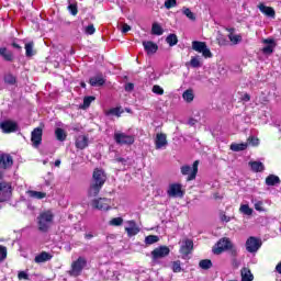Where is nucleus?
I'll use <instances>...</instances> for the list:
<instances>
[{
    "instance_id": "nucleus-1",
    "label": "nucleus",
    "mask_w": 281,
    "mask_h": 281,
    "mask_svg": "<svg viewBox=\"0 0 281 281\" xmlns=\"http://www.w3.org/2000/svg\"><path fill=\"white\" fill-rule=\"evenodd\" d=\"M104 183H106V173H104V170L95 168L92 173L88 196H98L100 190L104 187Z\"/></svg>"
},
{
    "instance_id": "nucleus-2",
    "label": "nucleus",
    "mask_w": 281,
    "mask_h": 281,
    "mask_svg": "<svg viewBox=\"0 0 281 281\" xmlns=\"http://www.w3.org/2000/svg\"><path fill=\"white\" fill-rule=\"evenodd\" d=\"M37 221L40 232L47 233L49 232V223L54 221V213L52 211L43 212L37 217Z\"/></svg>"
},
{
    "instance_id": "nucleus-3",
    "label": "nucleus",
    "mask_w": 281,
    "mask_h": 281,
    "mask_svg": "<svg viewBox=\"0 0 281 281\" xmlns=\"http://www.w3.org/2000/svg\"><path fill=\"white\" fill-rule=\"evenodd\" d=\"M12 182L1 181L0 182V203H8L12 199Z\"/></svg>"
},
{
    "instance_id": "nucleus-4",
    "label": "nucleus",
    "mask_w": 281,
    "mask_h": 281,
    "mask_svg": "<svg viewBox=\"0 0 281 281\" xmlns=\"http://www.w3.org/2000/svg\"><path fill=\"white\" fill-rule=\"evenodd\" d=\"M181 175H183L187 178V181H194L196 179V175L199 173V160H195L190 167V165H183L180 168Z\"/></svg>"
},
{
    "instance_id": "nucleus-5",
    "label": "nucleus",
    "mask_w": 281,
    "mask_h": 281,
    "mask_svg": "<svg viewBox=\"0 0 281 281\" xmlns=\"http://www.w3.org/2000/svg\"><path fill=\"white\" fill-rule=\"evenodd\" d=\"M87 267V259L79 257L77 260L72 261L71 268L68 271L69 276L72 278H78L82 273V270Z\"/></svg>"
},
{
    "instance_id": "nucleus-6",
    "label": "nucleus",
    "mask_w": 281,
    "mask_h": 281,
    "mask_svg": "<svg viewBox=\"0 0 281 281\" xmlns=\"http://www.w3.org/2000/svg\"><path fill=\"white\" fill-rule=\"evenodd\" d=\"M114 142L120 146H133L135 144V136L125 133H114Z\"/></svg>"
},
{
    "instance_id": "nucleus-7",
    "label": "nucleus",
    "mask_w": 281,
    "mask_h": 281,
    "mask_svg": "<svg viewBox=\"0 0 281 281\" xmlns=\"http://www.w3.org/2000/svg\"><path fill=\"white\" fill-rule=\"evenodd\" d=\"M167 194L172 199H183V196H186V191L183 190V186H181V183H171L169 184Z\"/></svg>"
},
{
    "instance_id": "nucleus-8",
    "label": "nucleus",
    "mask_w": 281,
    "mask_h": 281,
    "mask_svg": "<svg viewBox=\"0 0 281 281\" xmlns=\"http://www.w3.org/2000/svg\"><path fill=\"white\" fill-rule=\"evenodd\" d=\"M193 52H198V54H202L204 58H212V50L207 48V44L205 42L193 41L192 42Z\"/></svg>"
},
{
    "instance_id": "nucleus-9",
    "label": "nucleus",
    "mask_w": 281,
    "mask_h": 281,
    "mask_svg": "<svg viewBox=\"0 0 281 281\" xmlns=\"http://www.w3.org/2000/svg\"><path fill=\"white\" fill-rule=\"evenodd\" d=\"M229 247H232V240L227 237H223L214 245L213 254H215V256H221V254H223V251H227Z\"/></svg>"
},
{
    "instance_id": "nucleus-10",
    "label": "nucleus",
    "mask_w": 281,
    "mask_h": 281,
    "mask_svg": "<svg viewBox=\"0 0 281 281\" xmlns=\"http://www.w3.org/2000/svg\"><path fill=\"white\" fill-rule=\"evenodd\" d=\"M0 128L2 133H5L7 135L10 133H16L19 131V123L12 120L2 121L0 123Z\"/></svg>"
},
{
    "instance_id": "nucleus-11",
    "label": "nucleus",
    "mask_w": 281,
    "mask_h": 281,
    "mask_svg": "<svg viewBox=\"0 0 281 281\" xmlns=\"http://www.w3.org/2000/svg\"><path fill=\"white\" fill-rule=\"evenodd\" d=\"M91 205L94 210L109 211L111 210V199H108V198L94 199L92 200Z\"/></svg>"
},
{
    "instance_id": "nucleus-12",
    "label": "nucleus",
    "mask_w": 281,
    "mask_h": 281,
    "mask_svg": "<svg viewBox=\"0 0 281 281\" xmlns=\"http://www.w3.org/2000/svg\"><path fill=\"white\" fill-rule=\"evenodd\" d=\"M260 247H262V241H260V239H258L257 237L250 236L246 240V250L248 251V254H256V251H258Z\"/></svg>"
},
{
    "instance_id": "nucleus-13",
    "label": "nucleus",
    "mask_w": 281,
    "mask_h": 281,
    "mask_svg": "<svg viewBox=\"0 0 281 281\" xmlns=\"http://www.w3.org/2000/svg\"><path fill=\"white\" fill-rule=\"evenodd\" d=\"M170 256V248L168 246H159L151 251V260H161Z\"/></svg>"
},
{
    "instance_id": "nucleus-14",
    "label": "nucleus",
    "mask_w": 281,
    "mask_h": 281,
    "mask_svg": "<svg viewBox=\"0 0 281 281\" xmlns=\"http://www.w3.org/2000/svg\"><path fill=\"white\" fill-rule=\"evenodd\" d=\"M14 166V159L10 154H0V169L8 170Z\"/></svg>"
},
{
    "instance_id": "nucleus-15",
    "label": "nucleus",
    "mask_w": 281,
    "mask_h": 281,
    "mask_svg": "<svg viewBox=\"0 0 281 281\" xmlns=\"http://www.w3.org/2000/svg\"><path fill=\"white\" fill-rule=\"evenodd\" d=\"M31 142L33 146H41L43 142V127H35L31 133Z\"/></svg>"
},
{
    "instance_id": "nucleus-16",
    "label": "nucleus",
    "mask_w": 281,
    "mask_h": 281,
    "mask_svg": "<svg viewBox=\"0 0 281 281\" xmlns=\"http://www.w3.org/2000/svg\"><path fill=\"white\" fill-rule=\"evenodd\" d=\"M193 250H194V241L188 238L184 239L180 247V254L182 256H190V254H192Z\"/></svg>"
},
{
    "instance_id": "nucleus-17",
    "label": "nucleus",
    "mask_w": 281,
    "mask_h": 281,
    "mask_svg": "<svg viewBox=\"0 0 281 281\" xmlns=\"http://www.w3.org/2000/svg\"><path fill=\"white\" fill-rule=\"evenodd\" d=\"M262 43L266 45L261 52L262 54H266V55H271V53L273 52V49H276V40L273 38H266L262 41Z\"/></svg>"
},
{
    "instance_id": "nucleus-18",
    "label": "nucleus",
    "mask_w": 281,
    "mask_h": 281,
    "mask_svg": "<svg viewBox=\"0 0 281 281\" xmlns=\"http://www.w3.org/2000/svg\"><path fill=\"white\" fill-rule=\"evenodd\" d=\"M143 47H144L145 52L148 54V56H150L153 54H157V52L159 49V46L153 41H144Z\"/></svg>"
},
{
    "instance_id": "nucleus-19",
    "label": "nucleus",
    "mask_w": 281,
    "mask_h": 281,
    "mask_svg": "<svg viewBox=\"0 0 281 281\" xmlns=\"http://www.w3.org/2000/svg\"><path fill=\"white\" fill-rule=\"evenodd\" d=\"M130 227H125V232L127 233V236L130 238H132V236H137V234H139V226L137 225V223H135V221H128L127 222Z\"/></svg>"
},
{
    "instance_id": "nucleus-20",
    "label": "nucleus",
    "mask_w": 281,
    "mask_h": 281,
    "mask_svg": "<svg viewBox=\"0 0 281 281\" xmlns=\"http://www.w3.org/2000/svg\"><path fill=\"white\" fill-rule=\"evenodd\" d=\"M0 56L5 63H14V53L9 50L8 47H0Z\"/></svg>"
},
{
    "instance_id": "nucleus-21",
    "label": "nucleus",
    "mask_w": 281,
    "mask_h": 281,
    "mask_svg": "<svg viewBox=\"0 0 281 281\" xmlns=\"http://www.w3.org/2000/svg\"><path fill=\"white\" fill-rule=\"evenodd\" d=\"M155 146H156V150L164 148V146H168V138L166 134L160 133L156 135Z\"/></svg>"
},
{
    "instance_id": "nucleus-22",
    "label": "nucleus",
    "mask_w": 281,
    "mask_h": 281,
    "mask_svg": "<svg viewBox=\"0 0 281 281\" xmlns=\"http://www.w3.org/2000/svg\"><path fill=\"white\" fill-rule=\"evenodd\" d=\"M75 146L79 150H85V148H87V146H89V138L85 135L78 136L75 142Z\"/></svg>"
},
{
    "instance_id": "nucleus-23",
    "label": "nucleus",
    "mask_w": 281,
    "mask_h": 281,
    "mask_svg": "<svg viewBox=\"0 0 281 281\" xmlns=\"http://www.w3.org/2000/svg\"><path fill=\"white\" fill-rule=\"evenodd\" d=\"M105 83H106V80L104 79V77H102V75L91 77L89 79V85L91 87H104Z\"/></svg>"
},
{
    "instance_id": "nucleus-24",
    "label": "nucleus",
    "mask_w": 281,
    "mask_h": 281,
    "mask_svg": "<svg viewBox=\"0 0 281 281\" xmlns=\"http://www.w3.org/2000/svg\"><path fill=\"white\" fill-rule=\"evenodd\" d=\"M54 258V255L47 252V251H42L40 255L35 256V262L37 265H41V262H47Z\"/></svg>"
},
{
    "instance_id": "nucleus-25",
    "label": "nucleus",
    "mask_w": 281,
    "mask_h": 281,
    "mask_svg": "<svg viewBox=\"0 0 281 281\" xmlns=\"http://www.w3.org/2000/svg\"><path fill=\"white\" fill-rule=\"evenodd\" d=\"M258 9L266 16H271L272 19H276V10L273 8L267 7L263 3H259Z\"/></svg>"
},
{
    "instance_id": "nucleus-26",
    "label": "nucleus",
    "mask_w": 281,
    "mask_h": 281,
    "mask_svg": "<svg viewBox=\"0 0 281 281\" xmlns=\"http://www.w3.org/2000/svg\"><path fill=\"white\" fill-rule=\"evenodd\" d=\"M248 165L252 172H265V164L261 161H249Z\"/></svg>"
},
{
    "instance_id": "nucleus-27",
    "label": "nucleus",
    "mask_w": 281,
    "mask_h": 281,
    "mask_svg": "<svg viewBox=\"0 0 281 281\" xmlns=\"http://www.w3.org/2000/svg\"><path fill=\"white\" fill-rule=\"evenodd\" d=\"M231 150H233V153H240L243 150H247V148H249V144L248 143H233L231 144Z\"/></svg>"
},
{
    "instance_id": "nucleus-28",
    "label": "nucleus",
    "mask_w": 281,
    "mask_h": 281,
    "mask_svg": "<svg viewBox=\"0 0 281 281\" xmlns=\"http://www.w3.org/2000/svg\"><path fill=\"white\" fill-rule=\"evenodd\" d=\"M27 194L31 199H37L38 201L45 199L47 196L46 192L43 191H34V190H29Z\"/></svg>"
},
{
    "instance_id": "nucleus-29",
    "label": "nucleus",
    "mask_w": 281,
    "mask_h": 281,
    "mask_svg": "<svg viewBox=\"0 0 281 281\" xmlns=\"http://www.w3.org/2000/svg\"><path fill=\"white\" fill-rule=\"evenodd\" d=\"M280 183H281L280 177H278L276 175H269L266 178V186L273 187V186H278Z\"/></svg>"
},
{
    "instance_id": "nucleus-30",
    "label": "nucleus",
    "mask_w": 281,
    "mask_h": 281,
    "mask_svg": "<svg viewBox=\"0 0 281 281\" xmlns=\"http://www.w3.org/2000/svg\"><path fill=\"white\" fill-rule=\"evenodd\" d=\"M26 58H32V56L36 55V50H34V42H29L24 46Z\"/></svg>"
},
{
    "instance_id": "nucleus-31",
    "label": "nucleus",
    "mask_w": 281,
    "mask_h": 281,
    "mask_svg": "<svg viewBox=\"0 0 281 281\" xmlns=\"http://www.w3.org/2000/svg\"><path fill=\"white\" fill-rule=\"evenodd\" d=\"M55 136L57 142H65L67 139V132L60 127H57L55 130Z\"/></svg>"
},
{
    "instance_id": "nucleus-32",
    "label": "nucleus",
    "mask_w": 281,
    "mask_h": 281,
    "mask_svg": "<svg viewBox=\"0 0 281 281\" xmlns=\"http://www.w3.org/2000/svg\"><path fill=\"white\" fill-rule=\"evenodd\" d=\"M241 281H254V274L249 268L241 269Z\"/></svg>"
},
{
    "instance_id": "nucleus-33",
    "label": "nucleus",
    "mask_w": 281,
    "mask_h": 281,
    "mask_svg": "<svg viewBox=\"0 0 281 281\" xmlns=\"http://www.w3.org/2000/svg\"><path fill=\"white\" fill-rule=\"evenodd\" d=\"M182 98L184 101H187L189 104L190 102H194V90L192 89H187L183 93H182Z\"/></svg>"
},
{
    "instance_id": "nucleus-34",
    "label": "nucleus",
    "mask_w": 281,
    "mask_h": 281,
    "mask_svg": "<svg viewBox=\"0 0 281 281\" xmlns=\"http://www.w3.org/2000/svg\"><path fill=\"white\" fill-rule=\"evenodd\" d=\"M166 43L169 45V47H175V45L179 43V37H177V34L171 33L166 37Z\"/></svg>"
},
{
    "instance_id": "nucleus-35",
    "label": "nucleus",
    "mask_w": 281,
    "mask_h": 281,
    "mask_svg": "<svg viewBox=\"0 0 281 281\" xmlns=\"http://www.w3.org/2000/svg\"><path fill=\"white\" fill-rule=\"evenodd\" d=\"M151 34L154 36H161L164 34V27L159 25V23L155 22L151 25Z\"/></svg>"
},
{
    "instance_id": "nucleus-36",
    "label": "nucleus",
    "mask_w": 281,
    "mask_h": 281,
    "mask_svg": "<svg viewBox=\"0 0 281 281\" xmlns=\"http://www.w3.org/2000/svg\"><path fill=\"white\" fill-rule=\"evenodd\" d=\"M3 80L5 85H10V86L16 85V77L12 75V72L4 75Z\"/></svg>"
},
{
    "instance_id": "nucleus-37",
    "label": "nucleus",
    "mask_w": 281,
    "mask_h": 281,
    "mask_svg": "<svg viewBox=\"0 0 281 281\" xmlns=\"http://www.w3.org/2000/svg\"><path fill=\"white\" fill-rule=\"evenodd\" d=\"M246 144H248V146L258 147V146H260V138H258L256 136H249L247 138Z\"/></svg>"
},
{
    "instance_id": "nucleus-38",
    "label": "nucleus",
    "mask_w": 281,
    "mask_h": 281,
    "mask_svg": "<svg viewBox=\"0 0 281 281\" xmlns=\"http://www.w3.org/2000/svg\"><path fill=\"white\" fill-rule=\"evenodd\" d=\"M122 113H124L122 108H112L105 113V115H115L116 117H121Z\"/></svg>"
},
{
    "instance_id": "nucleus-39",
    "label": "nucleus",
    "mask_w": 281,
    "mask_h": 281,
    "mask_svg": "<svg viewBox=\"0 0 281 281\" xmlns=\"http://www.w3.org/2000/svg\"><path fill=\"white\" fill-rule=\"evenodd\" d=\"M155 243H159V236L148 235L145 237V245H155Z\"/></svg>"
},
{
    "instance_id": "nucleus-40",
    "label": "nucleus",
    "mask_w": 281,
    "mask_h": 281,
    "mask_svg": "<svg viewBox=\"0 0 281 281\" xmlns=\"http://www.w3.org/2000/svg\"><path fill=\"white\" fill-rule=\"evenodd\" d=\"M199 267L201 269H204L205 271H207V269H212V260H210V259H202L199 262Z\"/></svg>"
},
{
    "instance_id": "nucleus-41",
    "label": "nucleus",
    "mask_w": 281,
    "mask_h": 281,
    "mask_svg": "<svg viewBox=\"0 0 281 281\" xmlns=\"http://www.w3.org/2000/svg\"><path fill=\"white\" fill-rule=\"evenodd\" d=\"M91 102H95V97L93 95L85 97L82 109H89L91 106Z\"/></svg>"
},
{
    "instance_id": "nucleus-42",
    "label": "nucleus",
    "mask_w": 281,
    "mask_h": 281,
    "mask_svg": "<svg viewBox=\"0 0 281 281\" xmlns=\"http://www.w3.org/2000/svg\"><path fill=\"white\" fill-rule=\"evenodd\" d=\"M239 211L246 216H251V214H254V209L249 207L248 204L240 205Z\"/></svg>"
},
{
    "instance_id": "nucleus-43",
    "label": "nucleus",
    "mask_w": 281,
    "mask_h": 281,
    "mask_svg": "<svg viewBox=\"0 0 281 281\" xmlns=\"http://www.w3.org/2000/svg\"><path fill=\"white\" fill-rule=\"evenodd\" d=\"M227 251H229V256L233 258V262H236V258L238 257V249L234 247V244H231Z\"/></svg>"
},
{
    "instance_id": "nucleus-44",
    "label": "nucleus",
    "mask_w": 281,
    "mask_h": 281,
    "mask_svg": "<svg viewBox=\"0 0 281 281\" xmlns=\"http://www.w3.org/2000/svg\"><path fill=\"white\" fill-rule=\"evenodd\" d=\"M124 223V218L122 217H114L110 221V225H112V227H120V225H122Z\"/></svg>"
},
{
    "instance_id": "nucleus-45",
    "label": "nucleus",
    "mask_w": 281,
    "mask_h": 281,
    "mask_svg": "<svg viewBox=\"0 0 281 281\" xmlns=\"http://www.w3.org/2000/svg\"><path fill=\"white\" fill-rule=\"evenodd\" d=\"M8 258V248L5 246H0V262H3Z\"/></svg>"
},
{
    "instance_id": "nucleus-46",
    "label": "nucleus",
    "mask_w": 281,
    "mask_h": 281,
    "mask_svg": "<svg viewBox=\"0 0 281 281\" xmlns=\"http://www.w3.org/2000/svg\"><path fill=\"white\" fill-rule=\"evenodd\" d=\"M67 10L70 12L72 16H76L78 14V4L76 3H70L67 8Z\"/></svg>"
},
{
    "instance_id": "nucleus-47",
    "label": "nucleus",
    "mask_w": 281,
    "mask_h": 281,
    "mask_svg": "<svg viewBox=\"0 0 281 281\" xmlns=\"http://www.w3.org/2000/svg\"><path fill=\"white\" fill-rule=\"evenodd\" d=\"M190 65L194 69H198L199 67H201V60L199 59V57H191Z\"/></svg>"
},
{
    "instance_id": "nucleus-48",
    "label": "nucleus",
    "mask_w": 281,
    "mask_h": 281,
    "mask_svg": "<svg viewBox=\"0 0 281 281\" xmlns=\"http://www.w3.org/2000/svg\"><path fill=\"white\" fill-rule=\"evenodd\" d=\"M183 14L187 15V19H190V21H196V16H195L194 13H193L190 9H188V8H186V9L183 10Z\"/></svg>"
},
{
    "instance_id": "nucleus-49",
    "label": "nucleus",
    "mask_w": 281,
    "mask_h": 281,
    "mask_svg": "<svg viewBox=\"0 0 281 281\" xmlns=\"http://www.w3.org/2000/svg\"><path fill=\"white\" fill-rule=\"evenodd\" d=\"M228 38L232 43H234V45H238V43H240V41H243V37L240 35H233L229 34Z\"/></svg>"
},
{
    "instance_id": "nucleus-50",
    "label": "nucleus",
    "mask_w": 281,
    "mask_h": 281,
    "mask_svg": "<svg viewBox=\"0 0 281 281\" xmlns=\"http://www.w3.org/2000/svg\"><path fill=\"white\" fill-rule=\"evenodd\" d=\"M173 273H181V261L177 260L172 263Z\"/></svg>"
},
{
    "instance_id": "nucleus-51",
    "label": "nucleus",
    "mask_w": 281,
    "mask_h": 281,
    "mask_svg": "<svg viewBox=\"0 0 281 281\" xmlns=\"http://www.w3.org/2000/svg\"><path fill=\"white\" fill-rule=\"evenodd\" d=\"M153 93H156V95H164V88L159 85H155L151 89Z\"/></svg>"
},
{
    "instance_id": "nucleus-52",
    "label": "nucleus",
    "mask_w": 281,
    "mask_h": 281,
    "mask_svg": "<svg viewBox=\"0 0 281 281\" xmlns=\"http://www.w3.org/2000/svg\"><path fill=\"white\" fill-rule=\"evenodd\" d=\"M177 7V0H166L165 1V8L167 10H171V8H176Z\"/></svg>"
},
{
    "instance_id": "nucleus-53",
    "label": "nucleus",
    "mask_w": 281,
    "mask_h": 281,
    "mask_svg": "<svg viewBox=\"0 0 281 281\" xmlns=\"http://www.w3.org/2000/svg\"><path fill=\"white\" fill-rule=\"evenodd\" d=\"M18 279L19 280H30V274H27V272H25V271H20L18 273Z\"/></svg>"
},
{
    "instance_id": "nucleus-54",
    "label": "nucleus",
    "mask_w": 281,
    "mask_h": 281,
    "mask_svg": "<svg viewBox=\"0 0 281 281\" xmlns=\"http://www.w3.org/2000/svg\"><path fill=\"white\" fill-rule=\"evenodd\" d=\"M86 34H89L90 36L95 34V26H93V24H89L86 27Z\"/></svg>"
},
{
    "instance_id": "nucleus-55",
    "label": "nucleus",
    "mask_w": 281,
    "mask_h": 281,
    "mask_svg": "<svg viewBox=\"0 0 281 281\" xmlns=\"http://www.w3.org/2000/svg\"><path fill=\"white\" fill-rule=\"evenodd\" d=\"M262 205H263L262 201L256 202V203H255V210H256L257 212H265V207H262Z\"/></svg>"
},
{
    "instance_id": "nucleus-56",
    "label": "nucleus",
    "mask_w": 281,
    "mask_h": 281,
    "mask_svg": "<svg viewBox=\"0 0 281 281\" xmlns=\"http://www.w3.org/2000/svg\"><path fill=\"white\" fill-rule=\"evenodd\" d=\"M240 101L241 102H250L251 101V95L249 93H244L241 97H240Z\"/></svg>"
},
{
    "instance_id": "nucleus-57",
    "label": "nucleus",
    "mask_w": 281,
    "mask_h": 281,
    "mask_svg": "<svg viewBox=\"0 0 281 281\" xmlns=\"http://www.w3.org/2000/svg\"><path fill=\"white\" fill-rule=\"evenodd\" d=\"M126 32H131V25L124 23L122 26V33L126 34Z\"/></svg>"
},
{
    "instance_id": "nucleus-58",
    "label": "nucleus",
    "mask_w": 281,
    "mask_h": 281,
    "mask_svg": "<svg viewBox=\"0 0 281 281\" xmlns=\"http://www.w3.org/2000/svg\"><path fill=\"white\" fill-rule=\"evenodd\" d=\"M11 47H14V49H18V52H22L23 47L19 45L16 42L11 43Z\"/></svg>"
},
{
    "instance_id": "nucleus-59",
    "label": "nucleus",
    "mask_w": 281,
    "mask_h": 281,
    "mask_svg": "<svg viewBox=\"0 0 281 281\" xmlns=\"http://www.w3.org/2000/svg\"><path fill=\"white\" fill-rule=\"evenodd\" d=\"M115 161H117V164H122L123 166H126V158H122V157H117L115 158Z\"/></svg>"
},
{
    "instance_id": "nucleus-60",
    "label": "nucleus",
    "mask_w": 281,
    "mask_h": 281,
    "mask_svg": "<svg viewBox=\"0 0 281 281\" xmlns=\"http://www.w3.org/2000/svg\"><path fill=\"white\" fill-rule=\"evenodd\" d=\"M134 89H135V85L133 83L125 85V91H133Z\"/></svg>"
},
{
    "instance_id": "nucleus-61",
    "label": "nucleus",
    "mask_w": 281,
    "mask_h": 281,
    "mask_svg": "<svg viewBox=\"0 0 281 281\" xmlns=\"http://www.w3.org/2000/svg\"><path fill=\"white\" fill-rule=\"evenodd\" d=\"M217 41H218V45H227V40L223 37L217 38Z\"/></svg>"
},
{
    "instance_id": "nucleus-62",
    "label": "nucleus",
    "mask_w": 281,
    "mask_h": 281,
    "mask_svg": "<svg viewBox=\"0 0 281 281\" xmlns=\"http://www.w3.org/2000/svg\"><path fill=\"white\" fill-rule=\"evenodd\" d=\"M276 271L281 274V261L276 266Z\"/></svg>"
},
{
    "instance_id": "nucleus-63",
    "label": "nucleus",
    "mask_w": 281,
    "mask_h": 281,
    "mask_svg": "<svg viewBox=\"0 0 281 281\" xmlns=\"http://www.w3.org/2000/svg\"><path fill=\"white\" fill-rule=\"evenodd\" d=\"M221 220L225 221V223H229V217H227V215H223Z\"/></svg>"
},
{
    "instance_id": "nucleus-64",
    "label": "nucleus",
    "mask_w": 281,
    "mask_h": 281,
    "mask_svg": "<svg viewBox=\"0 0 281 281\" xmlns=\"http://www.w3.org/2000/svg\"><path fill=\"white\" fill-rule=\"evenodd\" d=\"M55 166H56V168L60 167V159L55 160Z\"/></svg>"
}]
</instances>
